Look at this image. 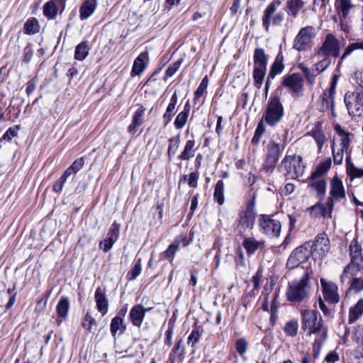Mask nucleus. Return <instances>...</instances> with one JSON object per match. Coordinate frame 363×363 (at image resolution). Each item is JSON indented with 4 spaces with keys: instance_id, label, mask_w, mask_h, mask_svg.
<instances>
[{
    "instance_id": "nucleus-3",
    "label": "nucleus",
    "mask_w": 363,
    "mask_h": 363,
    "mask_svg": "<svg viewBox=\"0 0 363 363\" xmlns=\"http://www.w3.org/2000/svg\"><path fill=\"white\" fill-rule=\"evenodd\" d=\"M302 157L296 155L286 156L279 167V170L287 179H296L303 174L304 170Z\"/></svg>"
},
{
    "instance_id": "nucleus-46",
    "label": "nucleus",
    "mask_w": 363,
    "mask_h": 363,
    "mask_svg": "<svg viewBox=\"0 0 363 363\" xmlns=\"http://www.w3.org/2000/svg\"><path fill=\"white\" fill-rule=\"evenodd\" d=\"M40 26L38 21L35 18H29L24 24L25 33L28 35L35 34L39 32Z\"/></svg>"
},
{
    "instance_id": "nucleus-11",
    "label": "nucleus",
    "mask_w": 363,
    "mask_h": 363,
    "mask_svg": "<svg viewBox=\"0 0 363 363\" xmlns=\"http://www.w3.org/2000/svg\"><path fill=\"white\" fill-rule=\"evenodd\" d=\"M344 101L350 116L361 114L363 111V92H347Z\"/></svg>"
},
{
    "instance_id": "nucleus-27",
    "label": "nucleus",
    "mask_w": 363,
    "mask_h": 363,
    "mask_svg": "<svg viewBox=\"0 0 363 363\" xmlns=\"http://www.w3.org/2000/svg\"><path fill=\"white\" fill-rule=\"evenodd\" d=\"M311 183L308 185V187L311 189V190L315 191L317 193V197L319 199H322L325 195L326 191V182L324 179H309Z\"/></svg>"
},
{
    "instance_id": "nucleus-32",
    "label": "nucleus",
    "mask_w": 363,
    "mask_h": 363,
    "mask_svg": "<svg viewBox=\"0 0 363 363\" xmlns=\"http://www.w3.org/2000/svg\"><path fill=\"white\" fill-rule=\"evenodd\" d=\"M284 55L281 52H279L276 57V59L273 64L272 65L269 69V77L271 78H275L276 76L280 73H281L284 69V65L283 64Z\"/></svg>"
},
{
    "instance_id": "nucleus-49",
    "label": "nucleus",
    "mask_w": 363,
    "mask_h": 363,
    "mask_svg": "<svg viewBox=\"0 0 363 363\" xmlns=\"http://www.w3.org/2000/svg\"><path fill=\"white\" fill-rule=\"evenodd\" d=\"M208 79L207 76H205L203 78L201 82L200 83L199 87L194 92V103H196L197 101H199V99L206 92V89L208 87Z\"/></svg>"
},
{
    "instance_id": "nucleus-31",
    "label": "nucleus",
    "mask_w": 363,
    "mask_h": 363,
    "mask_svg": "<svg viewBox=\"0 0 363 363\" xmlns=\"http://www.w3.org/2000/svg\"><path fill=\"white\" fill-rule=\"evenodd\" d=\"M190 107L188 103H186L184 107V110L179 113L176 116L174 122V125L176 129L180 130L186 125L189 116Z\"/></svg>"
},
{
    "instance_id": "nucleus-51",
    "label": "nucleus",
    "mask_w": 363,
    "mask_h": 363,
    "mask_svg": "<svg viewBox=\"0 0 363 363\" xmlns=\"http://www.w3.org/2000/svg\"><path fill=\"white\" fill-rule=\"evenodd\" d=\"M96 324L95 319L90 315L89 313H86L82 320V326L86 329L89 333L92 332V326Z\"/></svg>"
},
{
    "instance_id": "nucleus-52",
    "label": "nucleus",
    "mask_w": 363,
    "mask_h": 363,
    "mask_svg": "<svg viewBox=\"0 0 363 363\" xmlns=\"http://www.w3.org/2000/svg\"><path fill=\"white\" fill-rule=\"evenodd\" d=\"M248 347V344L245 338H240L235 342V349L238 353L243 357Z\"/></svg>"
},
{
    "instance_id": "nucleus-21",
    "label": "nucleus",
    "mask_w": 363,
    "mask_h": 363,
    "mask_svg": "<svg viewBox=\"0 0 363 363\" xmlns=\"http://www.w3.org/2000/svg\"><path fill=\"white\" fill-rule=\"evenodd\" d=\"M330 195L333 196L335 201H339L345 197L342 182L337 177H335L331 181Z\"/></svg>"
},
{
    "instance_id": "nucleus-24",
    "label": "nucleus",
    "mask_w": 363,
    "mask_h": 363,
    "mask_svg": "<svg viewBox=\"0 0 363 363\" xmlns=\"http://www.w3.org/2000/svg\"><path fill=\"white\" fill-rule=\"evenodd\" d=\"M178 102V97L177 92L174 91V93L172 94L170 101L166 108V111L163 114L162 119L164 125H167L172 120L173 116L175 114V108Z\"/></svg>"
},
{
    "instance_id": "nucleus-10",
    "label": "nucleus",
    "mask_w": 363,
    "mask_h": 363,
    "mask_svg": "<svg viewBox=\"0 0 363 363\" xmlns=\"http://www.w3.org/2000/svg\"><path fill=\"white\" fill-rule=\"evenodd\" d=\"M259 225L260 231L270 237H278L280 235L281 225V223L271 216L262 214L259 217Z\"/></svg>"
},
{
    "instance_id": "nucleus-59",
    "label": "nucleus",
    "mask_w": 363,
    "mask_h": 363,
    "mask_svg": "<svg viewBox=\"0 0 363 363\" xmlns=\"http://www.w3.org/2000/svg\"><path fill=\"white\" fill-rule=\"evenodd\" d=\"M18 130H19L18 125L10 127L3 135L2 139L6 140H11L13 138H15L16 136H17Z\"/></svg>"
},
{
    "instance_id": "nucleus-4",
    "label": "nucleus",
    "mask_w": 363,
    "mask_h": 363,
    "mask_svg": "<svg viewBox=\"0 0 363 363\" xmlns=\"http://www.w3.org/2000/svg\"><path fill=\"white\" fill-rule=\"evenodd\" d=\"M284 116V107L277 96H271L267 104L262 120L269 126H275Z\"/></svg>"
},
{
    "instance_id": "nucleus-42",
    "label": "nucleus",
    "mask_w": 363,
    "mask_h": 363,
    "mask_svg": "<svg viewBox=\"0 0 363 363\" xmlns=\"http://www.w3.org/2000/svg\"><path fill=\"white\" fill-rule=\"evenodd\" d=\"M347 172L351 178H359L363 177V169L357 168L351 162L350 156L346 157Z\"/></svg>"
},
{
    "instance_id": "nucleus-35",
    "label": "nucleus",
    "mask_w": 363,
    "mask_h": 363,
    "mask_svg": "<svg viewBox=\"0 0 363 363\" xmlns=\"http://www.w3.org/2000/svg\"><path fill=\"white\" fill-rule=\"evenodd\" d=\"M363 314V298L359 299L354 307L350 308L349 323H353Z\"/></svg>"
},
{
    "instance_id": "nucleus-43",
    "label": "nucleus",
    "mask_w": 363,
    "mask_h": 363,
    "mask_svg": "<svg viewBox=\"0 0 363 363\" xmlns=\"http://www.w3.org/2000/svg\"><path fill=\"white\" fill-rule=\"evenodd\" d=\"M338 14L343 18H347L350 9L352 7L351 0H337Z\"/></svg>"
},
{
    "instance_id": "nucleus-56",
    "label": "nucleus",
    "mask_w": 363,
    "mask_h": 363,
    "mask_svg": "<svg viewBox=\"0 0 363 363\" xmlns=\"http://www.w3.org/2000/svg\"><path fill=\"white\" fill-rule=\"evenodd\" d=\"M297 330L298 323L296 321L288 322L284 327L285 333L291 337H294L297 334Z\"/></svg>"
},
{
    "instance_id": "nucleus-2",
    "label": "nucleus",
    "mask_w": 363,
    "mask_h": 363,
    "mask_svg": "<svg viewBox=\"0 0 363 363\" xmlns=\"http://www.w3.org/2000/svg\"><path fill=\"white\" fill-rule=\"evenodd\" d=\"M310 291L309 274L305 272L299 279L289 282L286 296L289 301L300 303L309 297Z\"/></svg>"
},
{
    "instance_id": "nucleus-48",
    "label": "nucleus",
    "mask_w": 363,
    "mask_h": 363,
    "mask_svg": "<svg viewBox=\"0 0 363 363\" xmlns=\"http://www.w3.org/2000/svg\"><path fill=\"white\" fill-rule=\"evenodd\" d=\"M317 57L319 59V62L315 64V65L318 67V69H320L321 72L325 71L331 64V57L325 55H317Z\"/></svg>"
},
{
    "instance_id": "nucleus-29",
    "label": "nucleus",
    "mask_w": 363,
    "mask_h": 363,
    "mask_svg": "<svg viewBox=\"0 0 363 363\" xmlns=\"http://www.w3.org/2000/svg\"><path fill=\"white\" fill-rule=\"evenodd\" d=\"M196 143L194 140H188L184 145L183 151L178 156L180 160H189L194 156L195 152L198 147H195Z\"/></svg>"
},
{
    "instance_id": "nucleus-12",
    "label": "nucleus",
    "mask_w": 363,
    "mask_h": 363,
    "mask_svg": "<svg viewBox=\"0 0 363 363\" xmlns=\"http://www.w3.org/2000/svg\"><path fill=\"white\" fill-rule=\"evenodd\" d=\"M281 84L288 89L293 97L302 96L303 91V79L298 73H294L285 76Z\"/></svg>"
},
{
    "instance_id": "nucleus-14",
    "label": "nucleus",
    "mask_w": 363,
    "mask_h": 363,
    "mask_svg": "<svg viewBox=\"0 0 363 363\" xmlns=\"http://www.w3.org/2000/svg\"><path fill=\"white\" fill-rule=\"evenodd\" d=\"M280 155V145L274 141H270L267 145V153L264 164L267 172H272L274 169Z\"/></svg>"
},
{
    "instance_id": "nucleus-39",
    "label": "nucleus",
    "mask_w": 363,
    "mask_h": 363,
    "mask_svg": "<svg viewBox=\"0 0 363 363\" xmlns=\"http://www.w3.org/2000/svg\"><path fill=\"white\" fill-rule=\"evenodd\" d=\"M123 320L120 315L115 316L111 322L110 330L112 335L116 336L118 331L123 333L125 330V326L123 325Z\"/></svg>"
},
{
    "instance_id": "nucleus-8",
    "label": "nucleus",
    "mask_w": 363,
    "mask_h": 363,
    "mask_svg": "<svg viewBox=\"0 0 363 363\" xmlns=\"http://www.w3.org/2000/svg\"><path fill=\"white\" fill-rule=\"evenodd\" d=\"M343 45L340 41L333 34L325 35L324 41L317 51V55H326L330 57H337Z\"/></svg>"
},
{
    "instance_id": "nucleus-45",
    "label": "nucleus",
    "mask_w": 363,
    "mask_h": 363,
    "mask_svg": "<svg viewBox=\"0 0 363 363\" xmlns=\"http://www.w3.org/2000/svg\"><path fill=\"white\" fill-rule=\"evenodd\" d=\"M315 140L318 149L320 150L325 142V136L323 132L317 126L312 129L308 133Z\"/></svg>"
},
{
    "instance_id": "nucleus-41",
    "label": "nucleus",
    "mask_w": 363,
    "mask_h": 363,
    "mask_svg": "<svg viewBox=\"0 0 363 363\" xmlns=\"http://www.w3.org/2000/svg\"><path fill=\"white\" fill-rule=\"evenodd\" d=\"M267 68L253 67L252 77L254 79V84L259 89L263 84Z\"/></svg>"
},
{
    "instance_id": "nucleus-53",
    "label": "nucleus",
    "mask_w": 363,
    "mask_h": 363,
    "mask_svg": "<svg viewBox=\"0 0 363 363\" xmlns=\"http://www.w3.org/2000/svg\"><path fill=\"white\" fill-rule=\"evenodd\" d=\"M142 271V265H141V259H139L133 265L132 269L129 271L128 275L130 277L129 280L135 279L141 273Z\"/></svg>"
},
{
    "instance_id": "nucleus-1",
    "label": "nucleus",
    "mask_w": 363,
    "mask_h": 363,
    "mask_svg": "<svg viewBox=\"0 0 363 363\" xmlns=\"http://www.w3.org/2000/svg\"><path fill=\"white\" fill-rule=\"evenodd\" d=\"M255 211V196L249 200L244 209L238 213V218L235 220V231L236 235L245 238L247 235V233L252 230L255 225L256 218Z\"/></svg>"
},
{
    "instance_id": "nucleus-44",
    "label": "nucleus",
    "mask_w": 363,
    "mask_h": 363,
    "mask_svg": "<svg viewBox=\"0 0 363 363\" xmlns=\"http://www.w3.org/2000/svg\"><path fill=\"white\" fill-rule=\"evenodd\" d=\"M57 13V6L54 0L49 1L43 6V14L49 19L55 18Z\"/></svg>"
},
{
    "instance_id": "nucleus-22",
    "label": "nucleus",
    "mask_w": 363,
    "mask_h": 363,
    "mask_svg": "<svg viewBox=\"0 0 363 363\" xmlns=\"http://www.w3.org/2000/svg\"><path fill=\"white\" fill-rule=\"evenodd\" d=\"M97 5V0H85L79 9L80 19L85 20L89 18L94 13Z\"/></svg>"
},
{
    "instance_id": "nucleus-37",
    "label": "nucleus",
    "mask_w": 363,
    "mask_h": 363,
    "mask_svg": "<svg viewBox=\"0 0 363 363\" xmlns=\"http://www.w3.org/2000/svg\"><path fill=\"white\" fill-rule=\"evenodd\" d=\"M89 48L86 41H82L75 48L74 58L79 61H83L89 55Z\"/></svg>"
},
{
    "instance_id": "nucleus-5",
    "label": "nucleus",
    "mask_w": 363,
    "mask_h": 363,
    "mask_svg": "<svg viewBox=\"0 0 363 363\" xmlns=\"http://www.w3.org/2000/svg\"><path fill=\"white\" fill-rule=\"evenodd\" d=\"M360 270L359 265L355 264L353 261L344 269V271L340 277V280L342 284L345 281L350 285V288L356 292L363 290V277H356L357 272Z\"/></svg>"
},
{
    "instance_id": "nucleus-60",
    "label": "nucleus",
    "mask_w": 363,
    "mask_h": 363,
    "mask_svg": "<svg viewBox=\"0 0 363 363\" xmlns=\"http://www.w3.org/2000/svg\"><path fill=\"white\" fill-rule=\"evenodd\" d=\"M320 73H321V72L320 69H318V67L314 65L313 67L309 69V72L306 77L307 82L309 84H313L315 82V77Z\"/></svg>"
},
{
    "instance_id": "nucleus-33",
    "label": "nucleus",
    "mask_w": 363,
    "mask_h": 363,
    "mask_svg": "<svg viewBox=\"0 0 363 363\" xmlns=\"http://www.w3.org/2000/svg\"><path fill=\"white\" fill-rule=\"evenodd\" d=\"M148 57L147 52H142L134 60L131 72L135 75L140 74L145 68V60Z\"/></svg>"
},
{
    "instance_id": "nucleus-38",
    "label": "nucleus",
    "mask_w": 363,
    "mask_h": 363,
    "mask_svg": "<svg viewBox=\"0 0 363 363\" xmlns=\"http://www.w3.org/2000/svg\"><path fill=\"white\" fill-rule=\"evenodd\" d=\"M69 300L67 297H62L58 302L56 311L59 317L65 318L69 310Z\"/></svg>"
},
{
    "instance_id": "nucleus-9",
    "label": "nucleus",
    "mask_w": 363,
    "mask_h": 363,
    "mask_svg": "<svg viewBox=\"0 0 363 363\" xmlns=\"http://www.w3.org/2000/svg\"><path fill=\"white\" fill-rule=\"evenodd\" d=\"M317 311L311 309L301 311L302 329L308 330L309 334L319 332L322 328L321 320L318 321Z\"/></svg>"
},
{
    "instance_id": "nucleus-19",
    "label": "nucleus",
    "mask_w": 363,
    "mask_h": 363,
    "mask_svg": "<svg viewBox=\"0 0 363 363\" xmlns=\"http://www.w3.org/2000/svg\"><path fill=\"white\" fill-rule=\"evenodd\" d=\"M16 292L15 286L12 289L0 291V307H5L10 309L16 301Z\"/></svg>"
},
{
    "instance_id": "nucleus-6",
    "label": "nucleus",
    "mask_w": 363,
    "mask_h": 363,
    "mask_svg": "<svg viewBox=\"0 0 363 363\" xmlns=\"http://www.w3.org/2000/svg\"><path fill=\"white\" fill-rule=\"evenodd\" d=\"M315 36V30L313 26H308L301 28L294 39L293 48L298 52L308 50Z\"/></svg>"
},
{
    "instance_id": "nucleus-16",
    "label": "nucleus",
    "mask_w": 363,
    "mask_h": 363,
    "mask_svg": "<svg viewBox=\"0 0 363 363\" xmlns=\"http://www.w3.org/2000/svg\"><path fill=\"white\" fill-rule=\"evenodd\" d=\"M320 284L324 298L331 303H337L339 301V296L337 293V286L333 283L326 282L323 279H320Z\"/></svg>"
},
{
    "instance_id": "nucleus-18",
    "label": "nucleus",
    "mask_w": 363,
    "mask_h": 363,
    "mask_svg": "<svg viewBox=\"0 0 363 363\" xmlns=\"http://www.w3.org/2000/svg\"><path fill=\"white\" fill-rule=\"evenodd\" d=\"M94 298L98 311L100 312L102 315H105L108 310V301L104 290L101 287H98L95 291Z\"/></svg>"
},
{
    "instance_id": "nucleus-47",
    "label": "nucleus",
    "mask_w": 363,
    "mask_h": 363,
    "mask_svg": "<svg viewBox=\"0 0 363 363\" xmlns=\"http://www.w3.org/2000/svg\"><path fill=\"white\" fill-rule=\"evenodd\" d=\"M360 49L363 50V40L361 42H356L350 43L345 50L339 60V65L345 60L348 55H350L354 50Z\"/></svg>"
},
{
    "instance_id": "nucleus-54",
    "label": "nucleus",
    "mask_w": 363,
    "mask_h": 363,
    "mask_svg": "<svg viewBox=\"0 0 363 363\" xmlns=\"http://www.w3.org/2000/svg\"><path fill=\"white\" fill-rule=\"evenodd\" d=\"M320 111L325 112L331 106V98L328 96L327 91H324L320 96Z\"/></svg>"
},
{
    "instance_id": "nucleus-57",
    "label": "nucleus",
    "mask_w": 363,
    "mask_h": 363,
    "mask_svg": "<svg viewBox=\"0 0 363 363\" xmlns=\"http://www.w3.org/2000/svg\"><path fill=\"white\" fill-rule=\"evenodd\" d=\"M116 242V240L107 236L106 239L99 242V248L107 252L112 248Z\"/></svg>"
},
{
    "instance_id": "nucleus-36",
    "label": "nucleus",
    "mask_w": 363,
    "mask_h": 363,
    "mask_svg": "<svg viewBox=\"0 0 363 363\" xmlns=\"http://www.w3.org/2000/svg\"><path fill=\"white\" fill-rule=\"evenodd\" d=\"M168 149H167V157L169 161L172 160L173 156L176 154L177 151L178 150L181 140H180V135H177L173 137H171L168 140Z\"/></svg>"
},
{
    "instance_id": "nucleus-26",
    "label": "nucleus",
    "mask_w": 363,
    "mask_h": 363,
    "mask_svg": "<svg viewBox=\"0 0 363 363\" xmlns=\"http://www.w3.org/2000/svg\"><path fill=\"white\" fill-rule=\"evenodd\" d=\"M334 200L335 199L330 196L329 198H328L327 201L324 206L320 204H316L311 207L309 208V211H311V213H313V212L317 209L321 210V215L323 217H325L327 216L331 217V213L333 210Z\"/></svg>"
},
{
    "instance_id": "nucleus-20",
    "label": "nucleus",
    "mask_w": 363,
    "mask_h": 363,
    "mask_svg": "<svg viewBox=\"0 0 363 363\" xmlns=\"http://www.w3.org/2000/svg\"><path fill=\"white\" fill-rule=\"evenodd\" d=\"M243 238L242 246L248 255H253L257 250L264 247V241L257 240L255 238L245 236Z\"/></svg>"
},
{
    "instance_id": "nucleus-40",
    "label": "nucleus",
    "mask_w": 363,
    "mask_h": 363,
    "mask_svg": "<svg viewBox=\"0 0 363 363\" xmlns=\"http://www.w3.org/2000/svg\"><path fill=\"white\" fill-rule=\"evenodd\" d=\"M224 189V182L222 180H218L215 185L213 199L220 206L223 205L225 201Z\"/></svg>"
},
{
    "instance_id": "nucleus-17",
    "label": "nucleus",
    "mask_w": 363,
    "mask_h": 363,
    "mask_svg": "<svg viewBox=\"0 0 363 363\" xmlns=\"http://www.w3.org/2000/svg\"><path fill=\"white\" fill-rule=\"evenodd\" d=\"M281 5L279 0L272 1L264 11V13L262 18V26L266 31H269L271 23H272V18L277 9V7Z\"/></svg>"
},
{
    "instance_id": "nucleus-28",
    "label": "nucleus",
    "mask_w": 363,
    "mask_h": 363,
    "mask_svg": "<svg viewBox=\"0 0 363 363\" xmlns=\"http://www.w3.org/2000/svg\"><path fill=\"white\" fill-rule=\"evenodd\" d=\"M305 6V2L302 0H286V7L287 13L294 18H296L299 11Z\"/></svg>"
},
{
    "instance_id": "nucleus-13",
    "label": "nucleus",
    "mask_w": 363,
    "mask_h": 363,
    "mask_svg": "<svg viewBox=\"0 0 363 363\" xmlns=\"http://www.w3.org/2000/svg\"><path fill=\"white\" fill-rule=\"evenodd\" d=\"M330 248V240L325 233L318 234L313 243H311L309 248L311 250V255H318L320 258L324 257Z\"/></svg>"
},
{
    "instance_id": "nucleus-63",
    "label": "nucleus",
    "mask_w": 363,
    "mask_h": 363,
    "mask_svg": "<svg viewBox=\"0 0 363 363\" xmlns=\"http://www.w3.org/2000/svg\"><path fill=\"white\" fill-rule=\"evenodd\" d=\"M199 173L198 172H191L189 174L188 184L190 187L196 188L197 186Z\"/></svg>"
},
{
    "instance_id": "nucleus-50",
    "label": "nucleus",
    "mask_w": 363,
    "mask_h": 363,
    "mask_svg": "<svg viewBox=\"0 0 363 363\" xmlns=\"http://www.w3.org/2000/svg\"><path fill=\"white\" fill-rule=\"evenodd\" d=\"M332 149H333V156L334 163L336 164H342V160H343L344 152H347V150L340 147V148H337L336 150L335 143L334 141H333V143L332 145Z\"/></svg>"
},
{
    "instance_id": "nucleus-34",
    "label": "nucleus",
    "mask_w": 363,
    "mask_h": 363,
    "mask_svg": "<svg viewBox=\"0 0 363 363\" xmlns=\"http://www.w3.org/2000/svg\"><path fill=\"white\" fill-rule=\"evenodd\" d=\"M331 166V160H328L318 164L315 171H313L308 179H322L321 177L330 169Z\"/></svg>"
},
{
    "instance_id": "nucleus-7",
    "label": "nucleus",
    "mask_w": 363,
    "mask_h": 363,
    "mask_svg": "<svg viewBox=\"0 0 363 363\" xmlns=\"http://www.w3.org/2000/svg\"><path fill=\"white\" fill-rule=\"evenodd\" d=\"M310 247L311 242H307L296 247L291 253L286 262V267L289 269H294L301 264L306 262L311 255V250H309Z\"/></svg>"
},
{
    "instance_id": "nucleus-61",
    "label": "nucleus",
    "mask_w": 363,
    "mask_h": 363,
    "mask_svg": "<svg viewBox=\"0 0 363 363\" xmlns=\"http://www.w3.org/2000/svg\"><path fill=\"white\" fill-rule=\"evenodd\" d=\"M178 249L179 250L181 245L182 247H186L189 244V241L187 240L186 237L184 235H178L172 242Z\"/></svg>"
},
{
    "instance_id": "nucleus-15",
    "label": "nucleus",
    "mask_w": 363,
    "mask_h": 363,
    "mask_svg": "<svg viewBox=\"0 0 363 363\" xmlns=\"http://www.w3.org/2000/svg\"><path fill=\"white\" fill-rule=\"evenodd\" d=\"M150 310V308H146L141 304L134 306L130 309L129 313V319L132 324L137 328H140L145 318V313Z\"/></svg>"
},
{
    "instance_id": "nucleus-58",
    "label": "nucleus",
    "mask_w": 363,
    "mask_h": 363,
    "mask_svg": "<svg viewBox=\"0 0 363 363\" xmlns=\"http://www.w3.org/2000/svg\"><path fill=\"white\" fill-rule=\"evenodd\" d=\"M179 250L178 247H177L172 243L169 245L168 248L163 252L162 256L164 258L169 259L170 262L173 261L174 255L176 252Z\"/></svg>"
},
{
    "instance_id": "nucleus-23",
    "label": "nucleus",
    "mask_w": 363,
    "mask_h": 363,
    "mask_svg": "<svg viewBox=\"0 0 363 363\" xmlns=\"http://www.w3.org/2000/svg\"><path fill=\"white\" fill-rule=\"evenodd\" d=\"M145 108L142 105H139L138 108L135 111L133 116L132 123L128 126L129 133L134 134L136 132V128L142 125L143 123L144 114Z\"/></svg>"
},
{
    "instance_id": "nucleus-55",
    "label": "nucleus",
    "mask_w": 363,
    "mask_h": 363,
    "mask_svg": "<svg viewBox=\"0 0 363 363\" xmlns=\"http://www.w3.org/2000/svg\"><path fill=\"white\" fill-rule=\"evenodd\" d=\"M121 225L117 222L114 221L108 232L107 236L117 240L120 233Z\"/></svg>"
},
{
    "instance_id": "nucleus-25",
    "label": "nucleus",
    "mask_w": 363,
    "mask_h": 363,
    "mask_svg": "<svg viewBox=\"0 0 363 363\" xmlns=\"http://www.w3.org/2000/svg\"><path fill=\"white\" fill-rule=\"evenodd\" d=\"M268 56L262 48H257L253 54V67L267 68Z\"/></svg>"
},
{
    "instance_id": "nucleus-64",
    "label": "nucleus",
    "mask_w": 363,
    "mask_h": 363,
    "mask_svg": "<svg viewBox=\"0 0 363 363\" xmlns=\"http://www.w3.org/2000/svg\"><path fill=\"white\" fill-rule=\"evenodd\" d=\"M353 339L357 343H362L363 342V327L358 325L354 331Z\"/></svg>"
},
{
    "instance_id": "nucleus-30",
    "label": "nucleus",
    "mask_w": 363,
    "mask_h": 363,
    "mask_svg": "<svg viewBox=\"0 0 363 363\" xmlns=\"http://www.w3.org/2000/svg\"><path fill=\"white\" fill-rule=\"evenodd\" d=\"M336 133L337 134L338 138H340V147L343 149H346L348 150L350 145V136L351 133L347 132L340 125L336 124L334 127Z\"/></svg>"
},
{
    "instance_id": "nucleus-62",
    "label": "nucleus",
    "mask_w": 363,
    "mask_h": 363,
    "mask_svg": "<svg viewBox=\"0 0 363 363\" xmlns=\"http://www.w3.org/2000/svg\"><path fill=\"white\" fill-rule=\"evenodd\" d=\"M182 61L178 60L176 62L171 65L167 69L165 72V77H172L176 72L178 70L181 65Z\"/></svg>"
}]
</instances>
